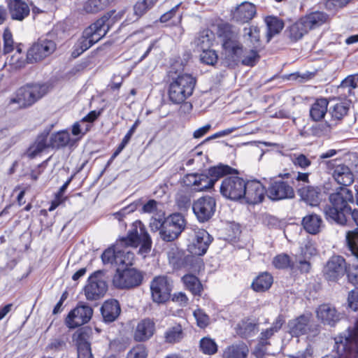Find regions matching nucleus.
Masks as SVG:
<instances>
[{"mask_svg":"<svg viewBox=\"0 0 358 358\" xmlns=\"http://www.w3.org/2000/svg\"><path fill=\"white\" fill-rule=\"evenodd\" d=\"M117 252V243L114 248L106 250L101 255L102 261L104 264H115L116 255Z\"/></svg>","mask_w":358,"mask_h":358,"instance_id":"052dcab7","label":"nucleus"},{"mask_svg":"<svg viewBox=\"0 0 358 358\" xmlns=\"http://www.w3.org/2000/svg\"><path fill=\"white\" fill-rule=\"evenodd\" d=\"M218 57L216 52L211 49L202 50L200 55L201 62L208 65H214L217 61Z\"/></svg>","mask_w":358,"mask_h":358,"instance_id":"6e6d98bb","label":"nucleus"},{"mask_svg":"<svg viewBox=\"0 0 358 358\" xmlns=\"http://www.w3.org/2000/svg\"><path fill=\"white\" fill-rule=\"evenodd\" d=\"M255 14V6L252 3L245 1L237 7L235 17L238 21L244 23L252 20Z\"/></svg>","mask_w":358,"mask_h":358,"instance_id":"7c9ffc66","label":"nucleus"},{"mask_svg":"<svg viewBox=\"0 0 358 358\" xmlns=\"http://www.w3.org/2000/svg\"><path fill=\"white\" fill-rule=\"evenodd\" d=\"M309 31L310 30L306 25L304 20L301 17L297 22L290 26L289 36L292 41H296L302 38L305 34L308 33Z\"/></svg>","mask_w":358,"mask_h":358,"instance_id":"58836bf2","label":"nucleus"},{"mask_svg":"<svg viewBox=\"0 0 358 358\" xmlns=\"http://www.w3.org/2000/svg\"><path fill=\"white\" fill-rule=\"evenodd\" d=\"M150 0H142L136 2L134 10L136 16L141 17L150 9L155 4H151Z\"/></svg>","mask_w":358,"mask_h":358,"instance_id":"13d9d810","label":"nucleus"},{"mask_svg":"<svg viewBox=\"0 0 358 358\" xmlns=\"http://www.w3.org/2000/svg\"><path fill=\"white\" fill-rule=\"evenodd\" d=\"M117 245L135 248L141 246L139 252L143 255L150 251L152 240L145 225L140 220H136L131 225L127 236L117 241Z\"/></svg>","mask_w":358,"mask_h":358,"instance_id":"20e7f679","label":"nucleus"},{"mask_svg":"<svg viewBox=\"0 0 358 358\" xmlns=\"http://www.w3.org/2000/svg\"><path fill=\"white\" fill-rule=\"evenodd\" d=\"M353 194L351 190L346 187H339L329 196V204L324 209L326 218L341 225L347 222L346 214H349L351 208L350 203L353 202Z\"/></svg>","mask_w":358,"mask_h":358,"instance_id":"f257e3e1","label":"nucleus"},{"mask_svg":"<svg viewBox=\"0 0 358 358\" xmlns=\"http://www.w3.org/2000/svg\"><path fill=\"white\" fill-rule=\"evenodd\" d=\"M184 337V333L180 324L169 327L164 332V339L166 343H175L180 342Z\"/></svg>","mask_w":358,"mask_h":358,"instance_id":"a19ab883","label":"nucleus"},{"mask_svg":"<svg viewBox=\"0 0 358 358\" xmlns=\"http://www.w3.org/2000/svg\"><path fill=\"white\" fill-rule=\"evenodd\" d=\"M103 272L97 271L88 278L85 287V294L87 300H97L103 297L107 290V285L102 278Z\"/></svg>","mask_w":358,"mask_h":358,"instance_id":"ddd939ff","label":"nucleus"},{"mask_svg":"<svg viewBox=\"0 0 358 358\" xmlns=\"http://www.w3.org/2000/svg\"><path fill=\"white\" fill-rule=\"evenodd\" d=\"M311 264L308 258H302L301 257H296L295 261L292 262L291 269H296L301 273H308L310 271Z\"/></svg>","mask_w":358,"mask_h":358,"instance_id":"603ef678","label":"nucleus"},{"mask_svg":"<svg viewBox=\"0 0 358 358\" xmlns=\"http://www.w3.org/2000/svg\"><path fill=\"white\" fill-rule=\"evenodd\" d=\"M129 246H120L117 245V252L115 259V265L131 266L133 264L134 254L129 249Z\"/></svg>","mask_w":358,"mask_h":358,"instance_id":"72a5a7b5","label":"nucleus"},{"mask_svg":"<svg viewBox=\"0 0 358 358\" xmlns=\"http://www.w3.org/2000/svg\"><path fill=\"white\" fill-rule=\"evenodd\" d=\"M70 134L66 131H60L51 134L48 142L49 147L59 148L65 147L70 141Z\"/></svg>","mask_w":358,"mask_h":358,"instance_id":"ea45409f","label":"nucleus"},{"mask_svg":"<svg viewBox=\"0 0 358 358\" xmlns=\"http://www.w3.org/2000/svg\"><path fill=\"white\" fill-rule=\"evenodd\" d=\"M213 33L208 29H206L199 33L195 43L197 48L202 51L210 48L213 45Z\"/></svg>","mask_w":358,"mask_h":358,"instance_id":"79ce46f5","label":"nucleus"},{"mask_svg":"<svg viewBox=\"0 0 358 358\" xmlns=\"http://www.w3.org/2000/svg\"><path fill=\"white\" fill-rule=\"evenodd\" d=\"M234 171V169L231 166L224 164H219L217 166L210 167L208 171L207 175L209 176L210 180H212V187L219 178L232 173Z\"/></svg>","mask_w":358,"mask_h":358,"instance_id":"e433bc0d","label":"nucleus"},{"mask_svg":"<svg viewBox=\"0 0 358 358\" xmlns=\"http://www.w3.org/2000/svg\"><path fill=\"white\" fill-rule=\"evenodd\" d=\"M193 315L199 327L203 329L210 324V317L206 313L200 308L195 310Z\"/></svg>","mask_w":358,"mask_h":358,"instance_id":"5fc2aeb1","label":"nucleus"},{"mask_svg":"<svg viewBox=\"0 0 358 358\" xmlns=\"http://www.w3.org/2000/svg\"><path fill=\"white\" fill-rule=\"evenodd\" d=\"M192 210L199 222H208L216 210V200L210 196H201L192 203Z\"/></svg>","mask_w":358,"mask_h":358,"instance_id":"9d476101","label":"nucleus"},{"mask_svg":"<svg viewBox=\"0 0 358 358\" xmlns=\"http://www.w3.org/2000/svg\"><path fill=\"white\" fill-rule=\"evenodd\" d=\"M120 313V306L117 300L106 301L101 307V314L106 322L115 321Z\"/></svg>","mask_w":358,"mask_h":358,"instance_id":"c85d7f7f","label":"nucleus"},{"mask_svg":"<svg viewBox=\"0 0 358 358\" xmlns=\"http://www.w3.org/2000/svg\"><path fill=\"white\" fill-rule=\"evenodd\" d=\"M8 7L10 17L14 20L22 21L30 13L29 5L22 0H10Z\"/></svg>","mask_w":358,"mask_h":358,"instance_id":"393cba45","label":"nucleus"},{"mask_svg":"<svg viewBox=\"0 0 358 358\" xmlns=\"http://www.w3.org/2000/svg\"><path fill=\"white\" fill-rule=\"evenodd\" d=\"M90 330L81 329L77 331L73 336V340L77 346L78 358H93L90 343Z\"/></svg>","mask_w":358,"mask_h":358,"instance_id":"aec40b11","label":"nucleus"},{"mask_svg":"<svg viewBox=\"0 0 358 358\" xmlns=\"http://www.w3.org/2000/svg\"><path fill=\"white\" fill-rule=\"evenodd\" d=\"M224 28L230 33L229 38H226L222 43L226 57L234 62H241L245 66H255L260 58L259 48L243 50L240 43L235 39L236 32L229 25Z\"/></svg>","mask_w":358,"mask_h":358,"instance_id":"f03ea898","label":"nucleus"},{"mask_svg":"<svg viewBox=\"0 0 358 358\" xmlns=\"http://www.w3.org/2000/svg\"><path fill=\"white\" fill-rule=\"evenodd\" d=\"M185 287L194 295H199L202 290V285L197 277L194 275H185L182 278Z\"/></svg>","mask_w":358,"mask_h":358,"instance_id":"37998d69","label":"nucleus"},{"mask_svg":"<svg viewBox=\"0 0 358 358\" xmlns=\"http://www.w3.org/2000/svg\"><path fill=\"white\" fill-rule=\"evenodd\" d=\"M266 195L272 201L289 199L294 197V190L287 182L281 179L273 180L270 182Z\"/></svg>","mask_w":358,"mask_h":358,"instance_id":"4468645a","label":"nucleus"},{"mask_svg":"<svg viewBox=\"0 0 358 358\" xmlns=\"http://www.w3.org/2000/svg\"><path fill=\"white\" fill-rule=\"evenodd\" d=\"M155 332V322L152 319L145 318L138 322L134 331V339L137 342H144L151 338Z\"/></svg>","mask_w":358,"mask_h":358,"instance_id":"4be33fe9","label":"nucleus"},{"mask_svg":"<svg viewBox=\"0 0 358 358\" xmlns=\"http://www.w3.org/2000/svg\"><path fill=\"white\" fill-rule=\"evenodd\" d=\"M284 323V317L281 315H278L270 328L261 332L259 336L260 343L262 345L268 344L267 340L269 339L271 336H273L276 332H278L281 329Z\"/></svg>","mask_w":358,"mask_h":358,"instance_id":"473e14b6","label":"nucleus"},{"mask_svg":"<svg viewBox=\"0 0 358 358\" xmlns=\"http://www.w3.org/2000/svg\"><path fill=\"white\" fill-rule=\"evenodd\" d=\"M66 345L65 341L62 338H55L50 341L47 348L52 350H60Z\"/></svg>","mask_w":358,"mask_h":358,"instance_id":"69168bd1","label":"nucleus"},{"mask_svg":"<svg viewBox=\"0 0 358 358\" xmlns=\"http://www.w3.org/2000/svg\"><path fill=\"white\" fill-rule=\"evenodd\" d=\"M183 183L196 192L206 191L212 188V180L205 173H189L183 178Z\"/></svg>","mask_w":358,"mask_h":358,"instance_id":"412c9836","label":"nucleus"},{"mask_svg":"<svg viewBox=\"0 0 358 358\" xmlns=\"http://www.w3.org/2000/svg\"><path fill=\"white\" fill-rule=\"evenodd\" d=\"M143 278L142 273L135 268H117L113 278V284L120 289L133 288L142 283Z\"/></svg>","mask_w":358,"mask_h":358,"instance_id":"1a4fd4ad","label":"nucleus"},{"mask_svg":"<svg viewBox=\"0 0 358 358\" xmlns=\"http://www.w3.org/2000/svg\"><path fill=\"white\" fill-rule=\"evenodd\" d=\"M325 278L329 281H336L343 276L346 272V264L341 256L332 257L323 270Z\"/></svg>","mask_w":358,"mask_h":358,"instance_id":"a211bd4d","label":"nucleus"},{"mask_svg":"<svg viewBox=\"0 0 358 358\" xmlns=\"http://www.w3.org/2000/svg\"><path fill=\"white\" fill-rule=\"evenodd\" d=\"M108 20V17L104 15L83 31L82 37L74 45L72 52L73 57H76L81 55L107 34L109 25L106 22Z\"/></svg>","mask_w":358,"mask_h":358,"instance_id":"7ed1b4c3","label":"nucleus"},{"mask_svg":"<svg viewBox=\"0 0 358 358\" xmlns=\"http://www.w3.org/2000/svg\"><path fill=\"white\" fill-rule=\"evenodd\" d=\"M93 314L92 308L86 305L76 307L67 315L66 324L68 327L73 329L87 323Z\"/></svg>","mask_w":358,"mask_h":358,"instance_id":"f3484780","label":"nucleus"},{"mask_svg":"<svg viewBox=\"0 0 358 358\" xmlns=\"http://www.w3.org/2000/svg\"><path fill=\"white\" fill-rule=\"evenodd\" d=\"M338 159H331L324 161L329 169H334L333 178L337 182L343 186H349L354 182V174L351 169L345 164H338Z\"/></svg>","mask_w":358,"mask_h":358,"instance_id":"dca6fc26","label":"nucleus"},{"mask_svg":"<svg viewBox=\"0 0 358 358\" xmlns=\"http://www.w3.org/2000/svg\"><path fill=\"white\" fill-rule=\"evenodd\" d=\"M273 264L277 268H286L288 267L291 268L292 262H291L287 255L280 254L274 257Z\"/></svg>","mask_w":358,"mask_h":358,"instance_id":"4d7b16f0","label":"nucleus"},{"mask_svg":"<svg viewBox=\"0 0 358 358\" xmlns=\"http://www.w3.org/2000/svg\"><path fill=\"white\" fill-rule=\"evenodd\" d=\"M348 307L354 311L358 310V292L352 291L348 297Z\"/></svg>","mask_w":358,"mask_h":358,"instance_id":"338daca9","label":"nucleus"},{"mask_svg":"<svg viewBox=\"0 0 358 358\" xmlns=\"http://www.w3.org/2000/svg\"><path fill=\"white\" fill-rule=\"evenodd\" d=\"M196 83V78L189 73L172 78L168 90L169 100L175 104L183 103L192 94Z\"/></svg>","mask_w":358,"mask_h":358,"instance_id":"39448f33","label":"nucleus"},{"mask_svg":"<svg viewBox=\"0 0 358 358\" xmlns=\"http://www.w3.org/2000/svg\"><path fill=\"white\" fill-rule=\"evenodd\" d=\"M200 349L203 353L211 355L217 352V345L213 339L204 337L200 341Z\"/></svg>","mask_w":358,"mask_h":358,"instance_id":"8fccbe9b","label":"nucleus"},{"mask_svg":"<svg viewBox=\"0 0 358 358\" xmlns=\"http://www.w3.org/2000/svg\"><path fill=\"white\" fill-rule=\"evenodd\" d=\"M316 315L324 324L334 326L340 320V313L329 303H324L316 309Z\"/></svg>","mask_w":358,"mask_h":358,"instance_id":"5701e85b","label":"nucleus"},{"mask_svg":"<svg viewBox=\"0 0 358 358\" xmlns=\"http://www.w3.org/2000/svg\"><path fill=\"white\" fill-rule=\"evenodd\" d=\"M266 194V189L259 180L245 182L243 198L248 203L257 204L262 202Z\"/></svg>","mask_w":358,"mask_h":358,"instance_id":"6ab92c4d","label":"nucleus"},{"mask_svg":"<svg viewBox=\"0 0 358 358\" xmlns=\"http://www.w3.org/2000/svg\"><path fill=\"white\" fill-rule=\"evenodd\" d=\"M310 316L301 315L288 322L289 332L292 336H300L308 333L310 329Z\"/></svg>","mask_w":358,"mask_h":358,"instance_id":"b1692460","label":"nucleus"},{"mask_svg":"<svg viewBox=\"0 0 358 358\" xmlns=\"http://www.w3.org/2000/svg\"><path fill=\"white\" fill-rule=\"evenodd\" d=\"M3 53L7 54L13 50L14 42L12 34L9 31H5L3 36Z\"/></svg>","mask_w":358,"mask_h":358,"instance_id":"e2e57ef3","label":"nucleus"},{"mask_svg":"<svg viewBox=\"0 0 358 358\" xmlns=\"http://www.w3.org/2000/svg\"><path fill=\"white\" fill-rule=\"evenodd\" d=\"M243 34L247 39L249 40L252 45V48H260L259 41V29L257 27H245L243 29Z\"/></svg>","mask_w":358,"mask_h":358,"instance_id":"49530a36","label":"nucleus"},{"mask_svg":"<svg viewBox=\"0 0 358 358\" xmlns=\"http://www.w3.org/2000/svg\"><path fill=\"white\" fill-rule=\"evenodd\" d=\"M150 287L152 301L157 303H163L171 296L173 282L166 275H159L152 279Z\"/></svg>","mask_w":358,"mask_h":358,"instance_id":"6e6552de","label":"nucleus"},{"mask_svg":"<svg viewBox=\"0 0 358 358\" xmlns=\"http://www.w3.org/2000/svg\"><path fill=\"white\" fill-rule=\"evenodd\" d=\"M169 263L174 267H180L183 263V252L176 247H172L167 252Z\"/></svg>","mask_w":358,"mask_h":358,"instance_id":"3c124183","label":"nucleus"},{"mask_svg":"<svg viewBox=\"0 0 358 358\" xmlns=\"http://www.w3.org/2000/svg\"><path fill=\"white\" fill-rule=\"evenodd\" d=\"M357 84L354 76L347 77L341 84V87L348 89L349 93L357 87Z\"/></svg>","mask_w":358,"mask_h":358,"instance_id":"774afa93","label":"nucleus"},{"mask_svg":"<svg viewBox=\"0 0 358 358\" xmlns=\"http://www.w3.org/2000/svg\"><path fill=\"white\" fill-rule=\"evenodd\" d=\"M347 337L349 339V345L352 348V352H358V320L355 327L348 332Z\"/></svg>","mask_w":358,"mask_h":358,"instance_id":"bf43d9fd","label":"nucleus"},{"mask_svg":"<svg viewBox=\"0 0 358 358\" xmlns=\"http://www.w3.org/2000/svg\"><path fill=\"white\" fill-rule=\"evenodd\" d=\"M292 162L295 166L301 169H306L311 164L310 160L303 154H294L292 157Z\"/></svg>","mask_w":358,"mask_h":358,"instance_id":"680f3d73","label":"nucleus"},{"mask_svg":"<svg viewBox=\"0 0 358 358\" xmlns=\"http://www.w3.org/2000/svg\"><path fill=\"white\" fill-rule=\"evenodd\" d=\"M185 225L184 217L180 213H173L165 218L161 224L160 237L165 241H173L185 229Z\"/></svg>","mask_w":358,"mask_h":358,"instance_id":"0eeeda50","label":"nucleus"},{"mask_svg":"<svg viewBox=\"0 0 358 358\" xmlns=\"http://www.w3.org/2000/svg\"><path fill=\"white\" fill-rule=\"evenodd\" d=\"M192 231V242L188 245V250L193 255H203L212 241V237L203 229H195Z\"/></svg>","mask_w":358,"mask_h":358,"instance_id":"2eb2a0df","label":"nucleus"},{"mask_svg":"<svg viewBox=\"0 0 358 358\" xmlns=\"http://www.w3.org/2000/svg\"><path fill=\"white\" fill-rule=\"evenodd\" d=\"M322 223L321 217L315 214L304 217L302 221L305 230L311 234H316L320 231Z\"/></svg>","mask_w":358,"mask_h":358,"instance_id":"f704fd0d","label":"nucleus"},{"mask_svg":"<svg viewBox=\"0 0 358 358\" xmlns=\"http://www.w3.org/2000/svg\"><path fill=\"white\" fill-rule=\"evenodd\" d=\"M273 277L267 272L259 275L252 282V287L256 292H265L272 285Z\"/></svg>","mask_w":358,"mask_h":358,"instance_id":"c9c22d12","label":"nucleus"},{"mask_svg":"<svg viewBox=\"0 0 358 358\" xmlns=\"http://www.w3.org/2000/svg\"><path fill=\"white\" fill-rule=\"evenodd\" d=\"M49 130H44L36 138L35 141L29 147L26 155L34 159L38 156L45 148H48V136Z\"/></svg>","mask_w":358,"mask_h":358,"instance_id":"a878e982","label":"nucleus"},{"mask_svg":"<svg viewBox=\"0 0 358 358\" xmlns=\"http://www.w3.org/2000/svg\"><path fill=\"white\" fill-rule=\"evenodd\" d=\"M302 199L310 206H315L320 202V192L317 187H306L300 190Z\"/></svg>","mask_w":358,"mask_h":358,"instance_id":"4c0bfd02","label":"nucleus"},{"mask_svg":"<svg viewBox=\"0 0 358 358\" xmlns=\"http://www.w3.org/2000/svg\"><path fill=\"white\" fill-rule=\"evenodd\" d=\"M302 19L309 30H311L326 23L329 20V15L323 11H314L302 17Z\"/></svg>","mask_w":358,"mask_h":358,"instance_id":"c756f323","label":"nucleus"},{"mask_svg":"<svg viewBox=\"0 0 358 358\" xmlns=\"http://www.w3.org/2000/svg\"><path fill=\"white\" fill-rule=\"evenodd\" d=\"M317 250L315 242L309 238L305 239L301 245V255L304 258H308L316 255Z\"/></svg>","mask_w":358,"mask_h":358,"instance_id":"09e8293b","label":"nucleus"},{"mask_svg":"<svg viewBox=\"0 0 358 358\" xmlns=\"http://www.w3.org/2000/svg\"><path fill=\"white\" fill-rule=\"evenodd\" d=\"M335 355H326L322 358H349L352 353V348L349 345V339L347 336H339L335 338Z\"/></svg>","mask_w":358,"mask_h":358,"instance_id":"bb28decb","label":"nucleus"},{"mask_svg":"<svg viewBox=\"0 0 358 358\" xmlns=\"http://www.w3.org/2000/svg\"><path fill=\"white\" fill-rule=\"evenodd\" d=\"M350 0H327L326 8L330 10H336L346 6Z\"/></svg>","mask_w":358,"mask_h":358,"instance_id":"0e129e2a","label":"nucleus"},{"mask_svg":"<svg viewBox=\"0 0 358 358\" xmlns=\"http://www.w3.org/2000/svg\"><path fill=\"white\" fill-rule=\"evenodd\" d=\"M249 348L243 342L234 343L226 347L222 352V358H248Z\"/></svg>","mask_w":358,"mask_h":358,"instance_id":"cd10ccee","label":"nucleus"},{"mask_svg":"<svg viewBox=\"0 0 358 358\" xmlns=\"http://www.w3.org/2000/svg\"><path fill=\"white\" fill-rule=\"evenodd\" d=\"M56 43L48 38H40L29 49L27 55V60L37 62L50 56L56 50Z\"/></svg>","mask_w":358,"mask_h":358,"instance_id":"9b49d317","label":"nucleus"},{"mask_svg":"<svg viewBox=\"0 0 358 358\" xmlns=\"http://www.w3.org/2000/svg\"><path fill=\"white\" fill-rule=\"evenodd\" d=\"M266 22L268 27L267 41H269L273 36L280 33L283 29L284 23L277 17H268Z\"/></svg>","mask_w":358,"mask_h":358,"instance_id":"a18cd8bd","label":"nucleus"},{"mask_svg":"<svg viewBox=\"0 0 358 358\" xmlns=\"http://www.w3.org/2000/svg\"><path fill=\"white\" fill-rule=\"evenodd\" d=\"M111 0H88L83 6V10L88 13H96L106 8Z\"/></svg>","mask_w":358,"mask_h":358,"instance_id":"c03bdc74","label":"nucleus"},{"mask_svg":"<svg viewBox=\"0 0 358 358\" xmlns=\"http://www.w3.org/2000/svg\"><path fill=\"white\" fill-rule=\"evenodd\" d=\"M329 101L325 98L317 99L311 106L310 109V118L314 121L322 120L327 112Z\"/></svg>","mask_w":358,"mask_h":358,"instance_id":"2f4dec72","label":"nucleus"},{"mask_svg":"<svg viewBox=\"0 0 358 358\" xmlns=\"http://www.w3.org/2000/svg\"><path fill=\"white\" fill-rule=\"evenodd\" d=\"M348 110L349 107L347 103H338L330 109L329 113L334 121H339L348 114Z\"/></svg>","mask_w":358,"mask_h":358,"instance_id":"de8ad7c7","label":"nucleus"},{"mask_svg":"<svg viewBox=\"0 0 358 358\" xmlns=\"http://www.w3.org/2000/svg\"><path fill=\"white\" fill-rule=\"evenodd\" d=\"M48 92L46 85H27L20 88L15 97L10 101V104L17 103L18 108H24L34 103Z\"/></svg>","mask_w":358,"mask_h":358,"instance_id":"423d86ee","label":"nucleus"},{"mask_svg":"<svg viewBox=\"0 0 358 358\" xmlns=\"http://www.w3.org/2000/svg\"><path fill=\"white\" fill-rule=\"evenodd\" d=\"M148 350L144 345L138 344L127 353L126 358H147Z\"/></svg>","mask_w":358,"mask_h":358,"instance_id":"864d4df0","label":"nucleus"},{"mask_svg":"<svg viewBox=\"0 0 358 358\" xmlns=\"http://www.w3.org/2000/svg\"><path fill=\"white\" fill-rule=\"evenodd\" d=\"M245 181L238 176L225 178L220 185L221 194L231 200H238L243 198Z\"/></svg>","mask_w":358,"mask_h":358,"instance_id":"f8f14e48","label":"nucleus"}]
</instances>
